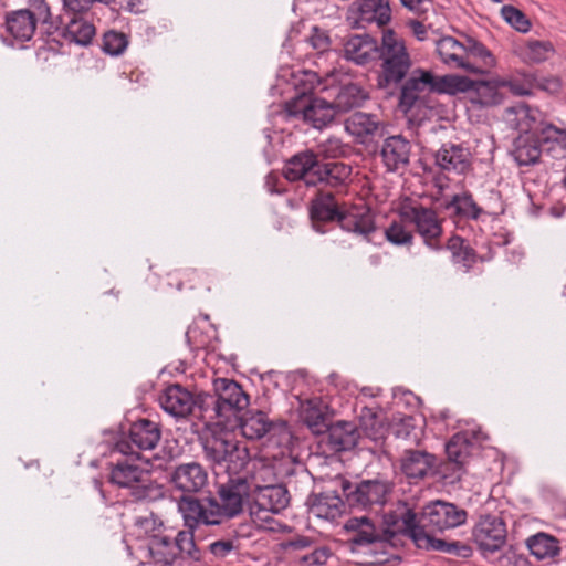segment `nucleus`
Masks as SVG:
<instances>
[{
    "label": "nucleus",
    "instance_id": "nucleus-1",
    "mask_svg": "<svg viewBox=\"0 0 566 566\" xmlns=\"http://www.w3.org/2000/svg\"><path fill=\"white\" fill-rule=\"evenodd\" d=\"M251 492L245 476L230 478L218 488V497L208 496L200 500L195 496H180L178 510L185 526L190 530L200 525H221L243 512L244 501Z\"/></svg>",
    "mask_w": 566,
    "mask_h": 566
},
{
    "label": "nucleus",
    "instance_id": "nucleus-2",
    "mask_svg": "<svg viewBox=\"0 0 566 566\" xmlns=\"http://www.w3.org/2000/svg\"><path fill=\"white\" fill-rule=\"evenodd\" d=\"M310 218L313 229L326 233V224L337 222L342 230L361 235L369 241L376 231L375 220L369 209L352 207L343 209L338 206L333 192L319 190L310 203Z\"/></svg>",
    "mask_w": 566,
    "mask_h": 566
},
{
    "label": "nucleus",
    "instance_id": "nucleus-3",
    "mask_svg": "<svg viewBox=\"0 0 566 566\" xmlns=\"http://www.w3.org/2000/svg\"><path fill=\"white\" fill-rule=\"evenodd\" d=\"M202 418L229 428L250 405V397L241 385L229 378L213 380V392L198 394Z\"/></svg>",
    "mask_w": 566,
    "mask_h": 566
},
{
    "label": "nucleus",
    "instance_id": "nucleus-4",
    "mask_svg": "<svg viewBox=\"0 0 566 566\" xmlns=\"http://www.w3.org/2000/svg\"><path fill=\"white\" fill-rule=\"evenodd\" d=\"M377 60L380 61L377 87L385 91L386 94L392 95L412 66L405 41L394 30L384 31Z\"/></svg>",
    "mask_w": 566,
    "mask_h": 566
},
{
    "label": "nucleus",
    "instance_id": "nucleus-5",
    "mask_svg": "<svg viewBox=\"0 0 566 566\" xmlns=\"http://www.w3.org/2000/svg\"><path fill=\"white\" fill-rule=\"evenodd\" d=\"M239 428L241 434L249 440H259L269 437V441L279 447L289 449L293 442V434L286 422L275 423L261 410L248 408L230 424L229 429Z\"/></svg>",
    "mask_w": 566,
    "mask_h": 566
},
{
    "label": "nucleus",
    "instance_id": "nucleus-6",
    "mask_svg": "<svg viewBox=\"0 0 566 566\" xmlns=\"http://www.w3.org/2000/svg\"><path fill=\"white\" fill-rule=\"evenodd\" d=\"M460 84H463L462 81L451 78L450 75L437 77L429 71L416 69L398 86L399 108L405 114H408L421 102V93L430 91L449 94L451 88H459Z\"/></svg>",
    "mask_w": 566,
    "mask_h": 566
},
{
    "label": "nucleus",
    "instance_id": "nucleus-7",
    "mask_svg": "<svg viewBox=\"0 0 566 566\" xmlns=\"http://www.w3.org/2000/svg\"><path fill=\"white\" fill-rule=\"evenodd\" d=\"M109 482L127 489L135 501H151L161 494L160 486L153 480L150 471L129 459L119 460L112 467Z\"/></svg>",
    "mask_w": 566,
    "mask_h": 566
},
{
    "label": "nucleus",
    "instance_id": "nucleus-8",
    "mask_svg": "<svg viewBox=\"0 0 566 566\" xmlns=\"http://www.w3.org/2000/svg\"><path fill=\"white\" fill-rule=\"evenodd\" d=\"M415 507V528L424 532H444L463 525L468 518V512L447 501H432L421 507L420 511Z\"/></svg>",
    "mask_w": 566,
    "mask_h": 566
},
{
    "label": "nucleus",
    "instance_id": "nucleus-9",
    "mask_svg": "<svg viewBox=\"0 0 566 566\" xmlns=\"http://www.w3.org/2000/svg\"><path fill=\"white\" fill-rule=\"evenodd\" d=\"M388 525L394 532L401 533V536L408 537L420 549L448 553L450 543L442 538H437L433 533L418 530L415 526V507L410 503L399 501L397 512L387 517Z\"/></svg>",
    "mask_w": 566,
    "mask_h": 566
},
{
    "label": "nucleus",
    "instance_id": "nucleus-10",
    "mask_svg": "<svg viewBox=\"0 0 566 566\" xmlns=\"http://www.w3.org/2000/svg\"><path fill=\"white\" fill-rule=\"evenodd\" d=\"M50 19V7L45 0H32L28 8L12 10L6 13V32L19 42L30 41L39 22Z\"/></svg>",
    "mask_w": 566,
    "mask_h": 566
},
{
    "label": "nucleus",
    "instance_id": "nucleus-11",
    "mask_svg": "<svg viewBox=\"0 0 566 566\" xmlns=\"http://www.w3.org/2000/svg\"><path fill=\"white\" fill-rule=\"evenodd\" d=\"M284 109L287 116L301 118L316 129L331 125L336 114L332 102L306 94L287 101Z\"/></svg>",
    "mask_w": 566,
    "mask_h": 566
},
{
    "label": "nucleus",
    "instance_id": "nucleus-12",
    "mask_svg": "<svg viewBox=\"0 0 566 566\" xmlns=\"http://www.w3.org/2000/svg\"><path fill=\"white\" fill-rule=\"evenodd\" d=\"M340 488L345 502L350 507L368 509L374 505H384L387 495L391 492V485L384 480H363L350 482L343 479Z\"/></svg>",
    "mask_w": 566,
    "mask_h": 566
},
{
    "label": "nucleus",
    "instance_id": "nucleus-13",
    "mask_svg": "<svg viewBox=\"0 0 566 566\" xmlns=\"http://www.w3.org/2000/svg\"><path fill=\"white\" fill-rule=\"evenodd\" d=\"M399 214L402 220L412 223L423 239L427 247L441 249L440 237L442 234L441 221L437 212L419 202H406L401 206Z\"/></svg>",
    "mask_w": 566,
    "mask_h": 566
},
{
    "label": "nucleus",
    "instance_id": "nucleus-14",
    "mask_svg": "<svg viewBox=\"0 0 566 566\" xmlns=\"http://www.w3.org/2000/svg\"><path fill=\"white\" fill-rule=\"evenodd\" d=\"M397 512V506L385 513L382 516L381 527L377 528L374 522L367 517H350L346 521L344 530L348 533H353V536L348 538V542L353 546H367L377 542L390 541L401 533L394 532L388 525L387 517L394 515Z\"/></svg>",
    "mask_w": 566,
    "mask_h": 566
},
{
    "label": "nucleus",
    "instance_id": "nucleus-15",
    "mask_svg": "<svg viewBox=\"0 0 566 566\" xmlns=\"http://www.w3.org/2000/svg\"><path fill=\"white\" fill-rule=\"evenodd\" d=\"M506 535L503 518L491 514L481 515L472 528V539L485 558L502 548Z\"/></svg>",
    "mask_w": 566,
    "mask_h": 566
},
{
    "label": "nucleus",
    "instance_id": "nucleus-16",
    "mask_svg": "<svg viewBox=\"0 0 566 566\" xmlns=\"http://www.w3.org/2000/svg\"><path fill=\"white\" fill-rule=\"evenodd\" d=\"M450 76L462 81L463 84H460L459 88H451L449 94L468 93L470 102L474 105L492 107L500 105L504 99L505 93L503 92L502 82L495 80L474 81L459 75Z\"/></svg>",
    "mask_w": 566,
    "mask_h": 566
},
{
    "label": "nucleus",
    "instance_id": "nucleus-17",
    "mask_svg": "<svg viewBox=\"0 0 566 566\" xmlns=\"http://www.w3.org/2000/svg\"><path fill=\"white\" fill-rule=\"evenodd\" d=\"M161 430L158 423L149 419H139L129 428V440L122 439L116 442L115 450L124 455H136L135 450H153L159 442Z\"/></svg>",
    "mask_w": 566,
    "mask_h": 566
},
{
    "label": "nucleus",
    "instance_id": "nucleus-18",
    "mask_svg": "<svg viewBox=\"0 0 566 566\" xmlns=\"http://www.w3.org/2000/svg\"><path fill=\"white\" fill-rule=\"evenodd\" d=\"M170 483L182 492L181 496H192L208 486L209 475L207 469L199 462L191 461L176 465L170 473Z\"/></svg>",
    "mask_w": 566,
    "mask_h": 566
},
{
    "label": "nucleus",
    "instance_id": "nucleus-19",
    "mask_svg": "<svg viewBox=\"0 0 566 566\" xmlns=\"http://www.w3.org/2000/svg\"><path fill=\"white\" fill-rule=\"evenodd\" d=\"M436 455L422 449L406 448L399 458L401 473L410 481L431 478L436 468Z\"/></svg>",
    "mask_w": 566,
    "mask_h": 566
},
{
    "label": "nucleus",
    "instance_id": "nucleus-20",
    "mask_svg": "<svg viewBox=\"0 0 566 566\" xmlns=\"http://www.w3.org/2000/svg\"><path fill=\"white\" fill-rule=\"evenodd\" d=\"M349 12L355 28H365L370 23L384 27L391 20L389 0H356L352 3Z\"/></svg>",
    "mask_w": 566,
    "mask_h": 566
},
{
    "label": "nucleus",
    "instance_id": "nucleus-21",
    "mask_svg": "<svg viewBox=\"0 0 566 566\" xmlns=\"http://www.w3.org/2000/svg\"><path fill=\"white\" fill-rule=\"evenodd\" d=\"M318 164V156L313 150L305 149L298 151L285 160L283 176L289 181L302 180L307 187H315V176Z\"/></svg>",
    "mask_w": 566,
    "mask_h": 566
},
{
    "label": "nucleus",
    "instance_id": "nucleus-22",
    "mask_svg": "<svg viewBox=\"0 0 566 566\" xmlns=\"http://www.w3.org/2000/svg\"><path fill=\"white\" fill-rule=\"evenodd\" d=\"M159 402L167 413L176 418H185L195 408L199 409L198 395L193 396L179 384L168 386L159 397Z\"/></svg>",
    "mask_w": 566,
    "mask_h": 566
},
{
    "label": "nucleus",
    "instance_id": "nucleus-23",
    "mask_svg": "<svg viewBox=\"0 0 566 566\" xmlns=\"http://www.w3.org/2000/svg\"><path fill=\"white\" fill-rule=\"evenodd\" d=\"M411 143L402 135H394L384 139L380 157L387 171L396 172L406 169L410 163Z\"/></svg>",
    "mask_w": 566,
    "mask_h": 566
},
{
    "label": "nucleus",
    "instance_id": "nucleus-24",
    "mask_svg": "<svg viewBox=\"0 0 566 566\" xmlns=\"http://www.w3.org/2000/svg\"><path fill=\"white\" fill-rule=\"evenodd\" d=\"M380 44L369 34L350 35L344 43V56L357 65L377 61Z\"/></svg>",
    "mask_w": 566,
    "mask_h": 566
},
{
    "label": "nucleus",
    "instance_id": "nucleus-25",
    "mask_svg": "<svg viewBox=\"0 0 566 566\" xmlns=\"http://www.w3.org/2000/svg\"><path fill=\"white\" fill-rule=\"evenodd\" d=\"M329 449L334 452L354 449L359 439V427L353 421L338 420L329 424L326 430Z\"/></svg>",
    "mask_w": 566,
    "mask_h": 566
},
{
    "label": "nucleus",
    "instance_id": "nucleus-26",
    "mask_svg": "<svg viewBox=\"0 0 566 566\" xmlns=\"http://www.w3.org/2000/svg\"><path fill=\"white\" fill-rule=\"evenodd\" d=\"M253 500L260 511L280 513L290 503V494L283 484L256 485Z\"/></svg>",
    "mask_w": 566,
    "mask_h": 566
},
{
    "label": "nucleus",
    "instance_id": "nucleus-27",
    "mask_svg": "<svg viewBox=\"0 0 566 566\" xmlns=\"http://www.w3.org/2000/svg\"><path fill=\"white\" fill-rule=\"evenodd\" d=\"M511 154L518 166H533L538 164L542 147L537 129L526 134H520L515 137Z\"/></svg>",
    "mask_w": 566,
    "mask_h": 566
},
{
    "label": "nucleus",
    "instance_id": "nucleus-28",
    "mask_svg": "<svg viewBox=\"0 0 566 566\" xmlns=\"http://www.w3.org/2000/svg\"><path fill=\"white\" fill-rule=\"evenodd\" d=\"M345 129L360 143H366L381 135L382 127L377 115L355 112L345 120Z\"/></svg>",
    "mask_w": 566,
    "mask_h": 566
},
{
    "label": "nucleus",
    "instance_id": "nucleus-29",
    "mask_svg": "<svg viewBox=\"0 0 566 566\" xmlns=\"http://www.w3.org/2000/svg\"><path fill=\"white\" fill-rule=\"evenodd\" d=\"M436 164L446 171L464 174L470 168L469 151L461 145L446 143L434 155Z\"/></svg>",
    "mask_w": 566,
    "mask_h": 566
},
{
    "label": "nucleus",
    "instance_id": "nucleus-30",
    "mask_svg": "<svg viewBox=\"0 0 566 566\" xmlns=\"http://www.w3.org/2000/svg\"><path fill=\"white\" fill-rule=\"evenodd\" d=\"M352 174L350 166L339 161L319 160L315 176V187L337 188L346 185Z\"/></svg>",
    "mask_w": 566,
    "mask_h": 566
},
{
    "label": "nucleus",
    "instance_id": "nucleus-31",
    "mask_svg": "<svg viewBox=\"0 0 566 566\" xmlns=\"http://www.w3.org/2000/svg\"><path fill=\"white\" fill-rule=\"evenodd\" d=\"M536 113L537 111L532 109L527 104L518 103L505 108L503 119L510 128L518 130L520 134H526L539 127Z\"/></svg>",
    "mask_w": 566,
    "mask_h": 566
},
{
    "label": "nucleus",
    "instance_id": "nucleus-32",
    "mask_svg": "<svg viewBox=\"0 0 566 566\" xmlns=\"http://www.w3.org/2000/svg\"><path fill=\"white\" fill-rule=\"evenodd\" d=\"M537 132L541 138L542 151H546L555 159L566 157V129L541 122Z\"/></svg>",
    "mask_w": 566,
    "mask_h": 566
},
{
    "label": "nucleus",
    "instance_id": "nucleus-33",
    "mask_svg": "<svg viewBox=\"0 0 566 566\" xmlns=\"http://www.w3.org/2000/svg\"><path fill=\"white\" fill-rule=\"evenodd\" d=\"M463 42L452 36H443L437 41V52L442 62L451 67L475 70L478 67L469 60H464Z\"/></svg>",
    "mask_w": 566,
    "mask_h": 566
},
{
    "label": "nucleus",
    "instance_id": "nucleus-34",
    "mask_svg": "<svg viewBox=\"0 0 566 566\" xmlns=\"http://www.w3.org/2000/svg\"><path fill=\"white\" fill-rule=\"evenodd\" d=\"M149 554L158 566H184L185 556L176 552V545L168 536H155L149 543Z\"/></svg>",
    "mask_w": 566,
    "mask_h": 566
},
{
    "label": "nucleus",
    "instance_id": "nucleus-35",
    "mask_svg": "<svg viewBox=\"0 0 566 566\" xmlns=\"http://www.w3.org/2000/svg\"><path fill=\"white\" fill-rule=\"evenodd\" d=\"M345 502L336 492H322L310 499V511L317 517L334 521L342 512Z\"/></svg>",
    "mask_w": 566,
    "mask_h": 566
},
{
    "label": "nucleus",
    "instance_id": "nucleus-36",
    "mask_svg": "<svg viewBox=\"0 0 566 566\" xmlns=\"http://www.w3.org/2000/svg\"><path fill=\"white\" fill-rule=\"evenodd\" d=\"M223 452L218 467L224 469L230 475L241 473L251 460L249 449L235 439H229Z\"/></svg>",
    "mask_w": 566,
    "mask_h": 566
},
{
    "label": "nucleus",
    "instance_id": "nucleus-37",
    "mask_svg": "<svg viewBox=\"0 0 566 566\" xmlns=\"http://www.w3.org/2000/svg\"><path fill=\"white\" fill-rule=\"evenodd\" d=\"M368 98L365 90L356 83L342 84L337 88L334 101L332 102L336 113H347L354 108L363 106L364 102Z\"/></svg>",
    "mask_w": 566,
    "mask_h": 566
},
{
    "label": "nucleus",
    "instance_id": "nucleus-38",
    "mask_svg": "<svg viewBox=\"0 0 566 566\" xmlns=\"http://www.w3.org/2000/svg\"><path fill=\"white\" fill-rule=\"evenodd\" d=\"M464 60H469L478 67L475 70H465L469 73H486L494 66L495 60L486 46L474 38L467 36L463 42Z\"/></svg>",
    "mask_w": 566,
    "mask_h": 566
},
{
    "label": "nucleus",
    "instance_id": "nucleus-39",
    "mask_svg": "<svg viewBox=\"0 0 566 566\" xmlns=\"http://www.w3.org/2000/svg\"><path fill=\"white\" fill-rule=\"evenodd\" d=\"M96 29L94 24L78 17H70L62 28V39L82 46L91 44Z\"/></svg>",
    "mask_w": 566,
    "mask_h": 566
},
{
    "label": "nucleus",
    "instance_id": "nucleus-40",
    "mask_svg": "<svg viewBox=\"0 0 566 566\" xmlns=\"http://www.w3.org/2000/svg\"><path fill=\"white\" fill-rule=\"evenodd\" d=\"M525 544L531 554L538 560L554 558L560 553L559 541L555 536L543 532L530 536Z\"/></svg>",
    "mask_w": 566,
    "mask_h": 566
},
{
    "label": "nucleus",
    "instance_id": "nucleus-41",
    "mask_svg": "<svg viewBox=\"0 0 566 566\" xmlns=\"http://www.w3.org/2000/svg\"><path fill=\"white\" fill-rule=\"evenodd\" d=\"M473 449V443L468 432L455 433L446 444L447 460L463 467L467 465Z\"/></svg>",
    "mask_w": 566,
    "mask_h": 566
},
{
    "label": "nucleus",
    "instance_id": "nucleus-42",
    "mask_svg": "<svg viewBox=\"0 0 566 566\" xmlns=\"http://www.w3.org/2000/svg\"><path fill=\"white\" fill-rule=\"evenodd\" d=\"M446 208L452 209L454 213L462 219L471 220H478L483 212L482 208L468 191L454 195L451 200L446 203Z\"/></svg>",
    "mask_w": 566,
    "mask_h": 566
},
{
    "label": "nucleus",
    "instance_id": "nucleus-43",
    "mask_svg": "<svg viewBox=\"0 0 566 566\" xmlns=\"http://www.w3.org/2000/svg\"><path fill=\"white\" fill-rule=\"evenodd\" d=\"M301 417L304 424H306L314 434L326 432L331 424L327 422L328 419L325 412L313 401H307L303 407Z\"/></svg>",
    "mask_w": 566,
    "mask_h": 566
},
{
    "label": "nucleus",
    "instance_id": "nucleus-44",
    "mask_svg": "<svg viewBox=\"0 0 566 566\" xmlns=\"http://www.w3.org/2000/svg\"><path fill=\"white\" fill-rule=\"evenodd\" d=\"M230 438L220 434H211L201 439L202 451L206 460L212 465L218 467L221 463L222 454H224V446Z\"/></svg>",
    "mask_w": 566,
    "mask_h": 566
},
{
    "label": "nucleus",
    "instance_id": "nucleus-45",
    "mask_svg": "<svg viewBox=\"0 0 566 566\" xmlns=\"http://www.w3.org/2000/svg\"><path fill=\"white\" fill-rule=\"evenodd\" d=\"M436 468L437 469L433 470L431 478H438L444 484L449 485L460 482L463 473L465 472V467L450 460L440 462L438 458H436Z\"/></svg>",
    "mask_w": 566,
    "mask_h": 566
},
{
    "label": "nucleus",
    "instance_id": "nucleus-46",
    "mask_svg": "<svg viewBox=\"0 0 566 566\" xmlns=\"http://www.w3.org/2000/svg\"><path fill=\"white\" fill-rule=\"evenodd\" d=\"M553 53L554 46L549 41L528 40L523 55L527 63H542Z\"/></svg>",
    "mask_w": 566,
    "mask_h": 566
},
{
    "label": "nucleus",
    "instance_id": "nucleus-47",
    "mask_svg": "<svg viewBox=\"0 0 566 566\" xmlns=\"http://www.w3.org/2000/svg\"><path fill=\"white\" fill-rule=\"evenodd\" d=\"M128 45V39L123 32L109 30L103 35L102 50L112 56L124 53Z\"/></svg>",
    "mask_w": 566,
    "mask_h": 566
},
{
    "label": "nucleus",
    "instance_id": "nucleus-48",
    "mask_svg": "<svg viewBox=\"0 0 566 566\" xmlns=\"http://www.w3.org/2000/svg\"><path fill=\"white\" fill-rule=\"evenodd\" d=\"M392 431L396 438L402 440H409L413 443L419 441V428L417 426V419L412 416L401 418L392 427Z\"/></svg>",
    "mask_w": 566,
    "mask_h": 566
},
{
    "label": "nucleus",
    "instance_id": "nucleus-49",
    "mask_svg": "<svg viewBox=\"0 0 566 566\" xmlns=\"http://www.w3.org/2000/svg\"><path fill=\"white\" fill-rule=\"evenodd\" d=\"M502 18L516 31L526 33L531 29V22L527 17L513 6H503L501 9Z\"/></svg>",
    "mask_w": 566,
    "mask_h": 566
},
{
    "label": "nucleus",
    "instance_id": "nucleus-50",
    "mask_svg": "<svg viewBox=\"0 0 566 566\" xmlns=\"http://www.w3.org/2000/svg\"><path fill=\"white\" fill-rule=\"evenodd\" d=\"M386 239L395 245H408L412 243L413 234L401 222L394 221L385 231Z\"/></svg>",
    "mask_w": 566,
    "mask_h": 566
},
{
    "label": "nucleus",
    "instance_id": "nucleus-51",
    "mask_svg": "<svg viewBox=\"0 0 566 566\" xmlns=\"http://www.w3.org/2000/svg\"><path fill=\"white\" fill-rule=\"evenodd\" d=\"M526 83L530 85H534V87L539 88L549 94H556L562 88V81L558 76H538L534 73H527Z\"/></svg>",
    "mask_w": 566,
    "mask_h": 566
},
{
    "label": "nucleus",
    "instance_id": "nucleus-52",
    "mask_svg": "<svg viewBox=\"0 0 566 566\" xmlns=\"http://www.w3.org/2000/svg\"><path fill=\"white\" fill-rule=\"evenodd\" d=\"M207 549L216 558H226L231 554H235L238 552V538L227 537L213 541L208 545Z\"/></svg>",
    "mask_w": 566,
    "mask_h": 566
},
{
    "label": "nucleus",
    "instance_id": "nucleus-53",
    "mask_svg": "<svg viewBox=\"0 0 566 566\" xmlns=\"http://www.w3.org/2000/svg\"><path fill=\"white\" fill-rule=\"evenodd\" d=\"M493 563L496 566H533L527 556L517 553L512 547L499 555Z\"/></svg>",
    "mask_w": 566,
    "mask_h": 566
},
{
    "label": "nucleus",
    "instance_id": "nucleus-54",
    "mask_svg": "<svg viewBox=\"0 0 566 566\" xmlns=\"http://www.w3.org/2000/svg\"><path fill=\"white\" fill-rule=\"evenodd\" d=\"M196 528H192L190 532H179L176 536V538L172 541L174 545H176V552L180 555H187L188 557H195L192 554V551L196 546L193 541V531Z\"/></svg>",
    "mask_w": 566,
    "mask_h": 566
},
{
    "label": "nucleus",
    "instance_id": "nucleus-55",
    "mask_svg": "<svg viewBox=\"0 0 566 566\" xmlns=\"http://www.w3.org/2000/svg\"><path fill=\"white\" fill-rule=\"evenodd\" d=\"M359 421H360L361 430L368 437L375 438V436L378 433V430L381 426L376 412H374L369 408H364L359 416Z\"/></svg>",
    "mask_w": 566,
    "mask_h": 566
},
{
    "label": "nucleus",
    "instance_id": "nucleus-56",
    "mask_svg": "<svg viewBox=\"0 0 566 566\" xmlns=\"http://www.w3.org/2000/svg\"><path fill=\"white\" fill-rule=\"evenodd\" d=\"M96 0H63L65 15L77 17L90 10Z\"/></svg>",
    "mask_w": 566,
    "mask_h": 566
},
{
    "label": "nucleus",
    "instance_id": "nucleus-57",
    "mask_svg": "<svg viewBox=\"0 0 566 566\" xmlns=\"http://www.w3.org/2000/svg\"><path fill=\"white\" fill-rule=\"evenodd\" d=\"M329 552L325 547L314 549L312 553L306 554L300 558L301 565L314 566L323 565L327 562Z\"/></svg>",
    "mask_w": 566,
    "mask_h": 566
},
{
    "label": "nucleus",
    "instance_id": "nucleus-58",
    "mask_svg": "<svg viewBox=\"0 0 566 566\" xmlns=\"http://www.w3.org/2000/svg\"><path fill=\"white\" fill-rule=\"evenodd\" d=\"M524 80L522 83L517 81H503L502 87L507 88L510 93L516 96H526L532 94V90L534 88V85H530L526 83V76L527 74H524Z\"/></svg>",
    "mask_w": 566,
    "mask_h": 566
},
{
    "label": "nucleus",
    "instance_id": "nucleus-59",
    "mask_svg": "<svg viewBox=\"0 0 566 566\" xmlns=\"http://www.w3.org/2000/svg\"><path fill=\"white\" fill-rule=\"evenodd\" d=\"M476 252L471 247H468L465 250L455 254L452 258V262L455 264H461L464 268L465 272H469L473 264L476 262Z\"/></svg>",
    "mask_w": 566,
    "mask_h": 566
},
{
    "label": "nucleus",
    "instance_id": "nucleus-60",
    "mask_svg": "<svg viewBox=\"0 0 566 566\" xmlns=\"http://www.w3.org/2000/svg\"><path fill=\"white\" fill-rule=\"evenodd\" d=\"M308 41L311 45L319 52H325L329 48L331 43L327 33L317 27L313 28V32Z\"/></svg>",
    "mask_w": 566,
    "mask_h": 566
},
{
    "label": "nucleus",
    "instance_id": "nucleus-61",
    "mask_svg": "<svg viewBox=\"0 0 566 566\" xmlns=\"http://www.w3.org/2000/svg\"><path fill=\"white\" fill-rule=\"evenodd\" d=\"M63 19V17H53L50 12V19L46 22H42V24L45 25V33L49 36L56 34L62 38V28L65 24Z\"/></svg>",
    "mask_w": 566,
    "mask_h": 566
},
{
    "label": "nucleus",
    "instance_id": "nucleus-62",
    "mask_svg": "<svg viewBox=\"0 0 566 566\" xmlns=\"http://www.w3.org/2000/svg\"><path fill=\"white\" fill-rule=\"evenodd\" d=\"M449 554H452V555H455V556H459L462 558H468V557L472 556V548H471V546H469L464 543L451 542Z\"/></svg>",
    "mask_w": 566,
    "mask_h": 566
},
{
    "label": "nucleus",
    "instance_id": "nucleus-63",
    "mask_svg": "<svg viewBox=\"0 0 566 566\" xmlns=\"http://www.w3.org/2000/svg\"><path fill=\"white\" fill-rule=\"evenodd\" d=\"M469 244H465L464 240L461 237L453 235L448 240L447 249L451 252V256H455V254L465 250Z\"/></svg>",
    "mask_w": 566,
    "mask_h": 566
},
{
    "label": "nucleus",
    "instance_id": "nucleus-64",
    "mask_svg": "<svg viewBox=\"0 0 566 566\" xmlns=\"http://www.w3.org/2000/svg\"><path fill=\"white\" fill-rule=\"evenodd\" d=\"M313 541L307 536H297L295 538L290 539L284 544L286 549H304L312 545Z\"/></svg>",
    "mask_w": 566,
    "mask_h": 566
}]
</instances>
